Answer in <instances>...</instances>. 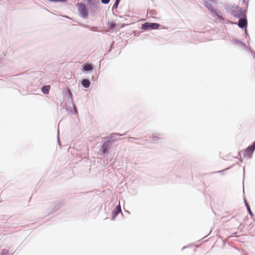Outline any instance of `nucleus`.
<instances>
[{
	"label": "nucleus",
	"mask_w": 255,
	"mask_h": 255,
	"mask_svg": "<svg viewBox=\"0 0 255 255\" xmlns=\"http://www.w3.org/2000/svg\"><path fill=\"white\" fill-rule=\"evenodd\" d=\"M160 24L157 22H145L141 25L140 28L144 31L159 29Z\"/></svg>",
	"instance_id": "obj_5"
},
{
	"label": "nucleus",
	"mask_w": 255,
	"mask_h": 255,
	"mask_svg": "<svg viewBox=\"0 0 255 255\" xmlns=\"http://www.w3.org/2000/svg\"><path fill=\"white\" fill-rule=\"evenodd\" d=\"M59 134H60L59 130V129H58V130H57V139L58 144H59V146H60L61 145V142H60Z\"/></svg>",
	"instance_id": "obj_22"
},
{
	"label": "nucleus",
	"mask_w": 255,
	"mask_h": 255,
	"mask_svg": "<svg viewBox=\"0 0 255 255\" xmlns=\"http://www.w3.org/2000/svg\"><path fill=\"white\" fill-rule=\"evenodd\" d=\"M83 26L87 28H89L90 27V26L88 24H84Z\"/></svg>",
	"instance_id": "obj_34"
},
{
	"label": "nucleus",
	"mask_w": 255,
	"mask_h": 255,
	"mask_svg": "<svg viewBox=\"0 0 255 255\" xmlns=\"http://www.w3.org/2000/svg\"><path fill=\"white\" fill-rule=\"evenodd\" d=\"M51 88L50 85H45L41 87V90L43 94L47 95L49 93V91Z\"/></svg>",
	"instance_id": "obj_15"
},
{
	"label": "nucleus",
	"mask_w": 255,
	"mask_h": 255,
	"mask_svg": "<svg viewBox=\"0 0 255 255\" xmlns=\"http://www.w3.org/2000/svg\"><path fill=\"white\" fill-rule=\"evenodd\" d=\"M202 4L205 6V7L212 14L213 16H217L219 19L224 21L226 24H232L233 21H231L228 19H226L222 15V12L218 11L217 9L213 7L211 4L209 3L207 1L203 0Z\"/></svg>",
	"instance_id": "obj_3"
},
{
	"label": "nucleus",
	"mask_w": 255,
	"mask_h": 255,
	"mask_svg": "<svg viewBox=\"0 0 255 255\" xmlns=\"http://www.w3.org/2000/svg\"><path fill=\"white\" fill-rule=\"evenodd\" d=\"M225 10L231 15L234 16L236 12V6L229 3H225L224 5Z\"/></svg>",
	"instance_id": "obj_9"
},
{
	"label": "nucleus",
	"mask_w": 255,
	"mask_h": 255,
	"mask_svg": "<svg viewBox=\"0 0 255 255\" xmlns=\"http://www.w3.org/2000/svg\"><path fill=\"white\" fill-rule=\"evenodd\" d=\"M60 209V208L56 205L54 208L50 211L49 214H52Z\"/></svg>",
	"instance_id": "obj_20"
},
{
	"label": "nucleus",
	"mask_w": 255,
	"mask_h": 255,
	"mask_svg": "<svg viewBox=\"0 0 255 255\" xmlns=\"http://www.w3.org/2000/svg\"><path fill=\"white\" fill-rule=\"evenodd\" d=\"M245 50L251 53L253 57L255 59V51L254 50H252L249 46H248L247 48Z\"/></svg>",
	"instance_id": "obj_19"
},
{
	"label": "nucleus",
	"mask_w": 255,
	"mask_h": 255,
	"mask_svg": "<svg viewBox=\"0 0 255 255\" xmlns=\"http://www.w3.org/2000/svg\"><path fill=\"white\" fill-rule=\"evenodd\" d=\"M92 81H94L95 80H94V76H93L92 77Z\"/></svg>",
	"instance_id": "obj_40"
},
{
	"label": "nucleus",
	"mask_w": 255,
	"mask_h": 255,
	"mask_svg": "<svg viewBox=\"0 0 255 255\" xmlns=\"http://www.w3.org/2000/svg\"><path fill=\"white\" fill-rule=\"evenodd\" d=\"M128 139H139L137 137H129Z\"/></svg>",
	"instance_id": "obj_36"
},
{
	"label": "nucleus",
	"mask_w": 255,
	"mask_h": 255,
	"mask_svg": "<svg viewBox=\"0 0 255 255\" xmlns=\"http://www.w3.org/2000/svg\"><path fill=\"white\" fill-rule=\"evenodd\" d=\"M245 167L244 168V178H245Z\"/></svg>",
	"instance_id": "obj_38"
},
{
	"label": "nucleus",
	"mask_w": 255,
	"mask_h": 255,
	"mask_svg": "<svg viewBox=\"0 0 255 255\" xmlns=\"http://www.w3.org/2000/svg\"><path fill=\"white\" fill-rule=\"evenodd\" d=\"M205 0L207 1L208 2H209V1H210L214 4H217L218 3L217 0Z\"/></svg>",
	"instance_id": "obj_30"
},
{
	"label": "nucleus",
	"mask_w": 255,
	"mask_h": 255,
	"mask_svg": "<svg viewBox=\"0 0 255 255\" xmlns=\"http://www.w3.org/2000/svg\"><path fill=\"white\" fill-rule=\"evenodd\" d=\"M112 144V141L109 140L107 137H103V142L99 151L100 155L104 156L107 155Z\"/></svg>",
	"instance_id": "obj_4"
},
{
	"label": "nucleus",
	"mask_w": 255,
	"mask_h": 255,
	"mask_svg": "<svg viewBox=\"0 0 255 255\" xmlns=\"http://www.w3.org/2000/svg\"><path fill=\"white\" fill-rule=\"evenodd\" d=\"M231 42L233 44L236 45V46H239L244 50H246L248 46L245 43L242 41L241 40L237 38L232 39L231 40Z\"/></svg>",
	"instance_id": "obj_10"
},
{
	"label": "nucleus",
	"mask_w": 255,
	"mask_h": 255,
	"mask_svg": "<svg viewBox=\"0 0 255 255\" xmlns=\"http://www.w3.org/2000/svg\"><path fill=\"white\" fill-rule=\"evenodd\" d=\"M160 139V137L157 136H151V139L153 141H157L158 140V139Z\"/></svg>",
	"instance_id": "obj_24"
},
{
	"label": "nucleus",
	"mask_w": 255,
	"mask_h": 255,
	"mask_svg": "<svg viewBox=\"0 0 255 255\" xmlns=\"http://www.w3.org/2000/svg\"><path fill=\"white\" fill-rule=\"evenodd\" d=\"M115 42H113L110 45V49L108 50V52H110L112 51V49H113V45L114 44Z\"/></svg>",
	"instance_id": "obj_31"
},
{
	"label": "nucleus",
	"mask_w": 255,
	"mask_h": 255,
	"mask_svg": "<svg viewBox=\"0 0 255 255\" xmlns=\"http://www.w3.org/2000/svg\"><path fill=\"white\" fill-rule=\"evenodd\" d=\"M132 34L134 36H136V37H138V36H139V33L137 31H136V30H133V31H132Z\"/></svg>",
	"instance_id": "obj_25"
},
{
	"label": "nucleus",
	"mask_w": 255,
	"mask_h": 255,
	"mask_svg": "<svg viewBox=\"0 0 255 255\" xmlns=\"http://www.w3.org/2000/svg\"><path fill=\"white\" fill-rule=\"evenodd\" d=\"M236 164H238V163L235 164H233L229 167H227L226 168L224 169H223V170H219V171H216L215 172V173H220L222 174H223L225 172V171H227L228 170H229L230 169H231L233 166H234Z\"/></svg>",
	"instance_id": "obj_16"
},
{
	"label": "nucleus",
	"mask_w": 255,
	"mask_h": 255,
	"mask_svg": "<svg viewBox=\"0 0 255 255\" xmlns=\"http://www.w3.org/2000/svg\"><path fill=\"white\" fill-rule=\"evenodd\" d=\"M125 211H126V212H128V213H129V212L128 211V210H125Z\"/></svg>",
	"instance_id": "obj_42"
},
{
	"label": "nucleus",
	"mask_w": 255,
	"mask_h": 255,
	"mask_svg": "<svg viewBox=\"0 0 255 255\" xmlns=\"http://www.w3.org/2000/svg\"><path fill=\"white\" fill-rule=\"evenodd\" d=\"M12 255V254H11V255Z\"/></svg>",
	"instance_id": "obj_46"
},
{
	"label": "nucleus",
	"mask_w": 255,
	"mask_h": 255,
	"mask_svg": "<svg viewBox=\"0 0 255 255\" xmlns=\"http://www.w3.org/2000/svg\"><path fill=\"white\" fill-rule=\"evenodd\" d=\"M150 13L152 14H154V11L153 10H151L150 12Z\"/></svg>",
	"instance_id": "obj_39"
},
{
	"label": "nucleus",
	"mask_w": 255,
	"mask_h": 255,
	"mask_svg": "<svg viewBox=\"0 0 255 255\" xmlns=\"http://www.w3.org/2000/svg\"><path fill=\"white\" fill-rule=\"evenodd\" d=\"M8 254H9V251L7 249H3L1 251V255H8Z\"/></svg>",
	"instance_id": "obj_21"
},
{
	"label": "nucleus",
	"mask_w": 255,
	"mask_h": 255,
	"mask_svg": "<svg viewBox=\"0 0 255 255\" xmlns=\"http://www.w3.org/2000/svg\"><path fill=\"white\" fill-rule=\"evenodd\" d=\"M253 143H255V140L254 141H253Z\"/></svg>",
	"instance_id": "obj_45"
},
{
	"label": "nucleus",
	"mask_w": 255,
	"mask_h": 255,
	"mask_svg": "<svg viewBox=\"0 0 255 255\" xmlns=\"http://www.w3.org/2000/svg\"><path fill=\"white\" fill-rule=\"evenodd\" d=\"M239 161H240V162H243V159L242 157H240L239 158Z\"/></svg>",
	"instance_id": "obj_37"
},
{
	"label": "nucleus",
	"mask_w": 255,
	"mask_h": 255,
	"mask_svg": "<svg viewBox=\"0 0 255 255\" xmlns=\"http://www.w3.org/2000/svg\"><path fill=\"white\" fill-rule=\"evenodd\" d=\"M109 25H111L113 27L115 26V24L113 22H111V23L109 22Z\"/></svg>",
	"instance_id": "obj_32"
},
{
	"label": "nucleus",
	"mask_w": 255,
	"mask_h": 255,
	"mask_svg": "<svg viewBox=\"0 0 255 255\" xmlns=\"http://www.w3.org/2000/svg\"><path fill=\"white\" fill-rule=\"evenodd\" d=\"M56 205H57V206H58L60 209L64 206V204L63 202H60L58 203H57Z\"/></svg>",
	"instance_id": "obj_29"
},
{
	"label": "nucleus",
	"mask_w": 255,
	"mask_h": 255,
	"mask_svg": "<svg viewBox=\"0 0 255 255\" xmlns=\"http://www.w3.org/2000/svg\"><path fill=\"white\" fill-rule=\"evenodd\" d=\"M246 207L247 208L248 213L250 214V215L251 216L252 218H253L254 217V214L251 210V209L249 204H246Z\"/></svg>",
	"instance_id": "obj_17"
},
{
	"label": "nucleus",
	"mask_w": 255,
	"mask_h": 255,
	"mask_svg": "<svg viewBox=\"0 0 255 255\" xmlns=\"http://www.w3.org/2000/svg\"><path fill=\"white\" fill-rule=\"evenodd\" d=\"M85 0L86 1V5L82 2H80L76 4V7L79 16L83 19H87L89 12L92 16H95V13L99 8V0Z\"/></svg>",
	"instance_id": "obj_1"
},
{
	"label": "nucleus",
	"mask_w": 255,
	"mask_h": 255,
	"mask_svg": "<svg viewBox=\"0 0 255 255\" xmlns=\"http://www.w3.org/2000/svg\"><path fill=\"white\" fill-rule=\"evenodd\" d=\"M243 30L244 31V32H245V37L246 38H247V37H249V34L247 28L245 30Z\"/></svg>",
	"instance_id": "obj_28"
},
{
	"label": "nucleus",
	"mask_w": 255,
	"mask_h": 255,
	"mask_svg": "<svg viewBox=\"0 0 255 255\" xmlns=\"http://www.w3.org/2000/svg\"><path fill=\"white\" fill-rule=\"evenodd\" d=\"M126 134H127V132L124 133L123 134H121L118 133H112L109 136L106 137L109 140H111V141H112V143L113 144L115 141L118 139L120 136Z\"/></svg>",
	"instance_id": "obj_13"
},
{
	"label": "nucleus",
	"mask_w": 255,
	"mask_h": 255,
	"mask_svg": "<svg viewBox=\"0 0 255 255\" xmlns=\"http://www.w3.org/2000/svg\"><path fill=\"white\" fill-rule=\"evenodd\" d=\"M242 0V3L246 4V8L248 9V6H249V1H246V0Z\"/></svg>",
	"instance_id": "obj_27"
},
{
	"label": "nucleus",
	"mask_w": 255,
	"mask_h": 255,
	"mask_svg": "<svg viewBox=\"0 0 255 255\" xmlns=\"http://www.w3.org/2000/svg\"><path fill=\"white\" fill-rule=\"evenodd\" d=\"M254 226V225H253L252 223H251V224H250L249 225V226Z\"/></svg>",
	"instance_id": "obj_41"
},
{
	"label": "nucleus",
	"mask_w": 255,
	"mask_h": 255,
	"mask_svg": "<svg viewBox=\"0 0 255 255\" xmlns=\"http://www.w3.org/2000/svg\"><path fill=\"white\" fill-rule=\"evenodd\" d=\"M189 246H185L182 248L181 250L183 251V250H185V249L189 248Z\"/></svg>",
	"instance_id": "obj_35"
},
{
	"label": "nucleus",
	"mask_w": 255,
	"mask_h": 255,
	"mask_svg": "<svg viewBox=\"0 0 255 255\" xmlns=\"http://www.w3.org/2000/svg\"><path fill=\"white\" fill-rule=\"evenodd\" d=\"M120 0H115V1L114 2V3L113 4V6H112V11L114 12V11L115 10H117V9L118 8V7L119 5V3L120 2Z\"/></svg>",
	"instance_id": "obj_18"
},
{
	"label": "nucleus",
	"mask_w": 255,
	"mask_h": 255,
	"mask_svg": "<svg viewBox=\"0 0 255 255\" xmlns=\"http://www.w3.org/2000/svg\"><path fill=\"white\" fill-rule=\"evenodd\" d=\"M255 150V143L253 142L245 149L244 152V157L248 158H251L253 156L254 152Z\"/></svg>",
	"instance_id": "obj_7"
},
{
	"label": "nucleus",
	"mask_w": 255,
	"mask_h": 255,
	"mask_svg": "<svg viewBox=\"0 0 255 255\" xmlns=\"http://www.w3.org/2000/svg\"><path fill=\"white\" fill-rule=\"evenodd\" d=\"M81 84L83 88L88 89L90 87L91 82L90 80L83 78L81 80Z\"/></svg>",
	"instance_id": "obj_14"
},
{
	"label": "nucleus",
	"mask_w": 255,
	"mask_h": 255,
	"mask_svg": "<svg viewBox=\"0 0 255 255\" xmlns=\"http://www.w3.org/2000/svg\"><path fill=\"white\" fill-rule=\"evenodd\" d=\"M125 25V24L122 25V27H124Z\"/></svg>",
	"instance_id": "obj_44"
},
{
	"label": "nucleus",
	"mask_w": 255,
	"mask_h": 255,
	"mask_svg": "<svg viewBox=\"0 0 255 255\" xmlns=\"http://www.w3.org/2000/svg\"><path fill=\"white\" fill-rule=\"evenodd\" d=\"M111 0H101V3L104 4H108Z\"/></svg>",
	"instance_id": "obj_26"
},
{
	"label": "nucleus",
	"mask_w": 255,
	"mask_h": 255,
	"mask_svg": "<svg viewBox=\"0 0 255 255\" xmlns=\"http://www.w3.org/2000/svg\"><path fill=\"white\" fill-rule=\"evenodd\" d=\"M52 2H61L65 3L67 2V0H52Z\"/></svg>",
	"instance_id": "obj_23"
},
{
	"label": "nucleus",
	"mask_w": 255,
	"mask_h": 255,
	"mask_svg": "<svg viewBox=\"0 0 255 255\" xmlns=\"http://www.w3.org/2000/svg\"><path fill=\"white\" fill-rule=\"evenodd\" d=\"M237 18L239 19L238 22H232V25H237L240 28L242 29V30L247 29L248 26L247 17Z\"/></svg>",
	"instance_id": "obj_6"
},
{
	"label": "nucleus",
	"mask_w": 255,
	"mask_h": 255,
	"mask_svg": "<svg viewBox=\"0 0 255 255\" xmlns=\"http://www.w3.org/2000/svg\"><path fill=\"white\" fill-rule=\"evenodd\" d=\"M120 213H122V209L120 204H119L116 206L112 212L111 220H115Z\"/></svg>",
	"instance_id": "obj_11"
},
{
	"label": "nucleus",
	"mask_w": 255,
	"mask_h": 255,
	"mask_svg": "<svg viewBox=\"0 0 255 255\" xmlns=\"http://www.w3.org/2000/svg\"><path fill=\"white\" fill-rule=\"evenodd\" d=\"M119 17H121V18H123L122 16H119Z\"/></svg>",
	"instance_id": "obj_43"
},
{
	"label": "nucleus",
	"mask_w": 255,
	"mask_h": 255,
	"mask_svg": "<svg viewBox=\"0 0 255 255\" xmlns=\"http://www.w3.org/2000/svg\"><path fill=\"white\" fill-rule=\"evenodd\" d=\"M244 201L245 206L246 207V204H249V203L248 202L247 200L245 198L244 199Z\"/></svg>",
	"instance_id": "obj_33"
},
{
	"label": "nucleus",
	"mask_w": 255,
	"mask_h": 255,
	"mask_svg": "<svg viewBox=\"0 0 255 255\" xmlns=\"http://www.w3.org/2000/svg\"><path fill=\"white\" fill-rule=\"evenodd\" d=\"M236 12L234 15L236 18H242L247 17V11L243 9L241 7L238 5L236 6Z\"/></svg>",
	"instance_id": "obj_8"
},
{
	"label": "nucleus",
	"mask_w": 255,
	"mask_h": 255,
	"mask_svg": "<svg viewBox=\"0 0 255 255\" xmlns=\"http://www.w3.org/2000/svg\"><path fill=\"white\" fill-rule=\"evenodd\" d=\"M93 70V67L90 63H86L82 65L81 71L86 74H89Z\"/></svg>",
	"instance_id": "obj_12"
},
{
	"label": "nucleus",
	"mask_w": 255,
	"mask_h": 255,
	"mask_svg": "<svg viewBox=\"0 0 255 255\" xmlns=\"http://www.w3.org/2000/svg\"><path fill=\"white\" fill-rule=\"evenodd\" d=\"M63 95L66 100L70 101V102L66 101L65 103V106L70 109L69 111V113L77 115L78 113V109L75 103L73 102V94L68 87L63 88Z\"/></svg>",
	"instance_id": "obj_2"
}]
</instances>
